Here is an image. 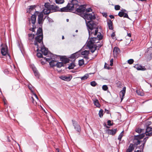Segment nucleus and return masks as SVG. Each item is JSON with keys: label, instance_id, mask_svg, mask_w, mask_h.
Listing matches in <instances>:
<instances>
[{"label": "nucleus", "instance_id": "4c0bfd02", "mask_svg": "<svg viewBox=\"0 0 152 152\" xmlns=\"http://www.w3.org/2000/svg\"><path fill=\"white\" fill-rule=\"evenodd\" d=\"M99 34L97 35L96 37H97V39H98V40L99 41L100 40L102 39L103 37V36L102 35L101 33L100 32H98Z\"/></svg>", "mask_w": 152, "mask_h": 152}, {"label": "nucleus", "instance_id": "bb28decb", "mask_svg": "<svg viewBox=\"0 0 152 152\" xmlns=\"http://www.w3.org/2000/svg\"><path fill=\"white\" fill-rule=\"evenodd\" d=\"M94 104L97 107L100 108L101 106V105L99 102V100L96 99H95L93 101Z\"/></svg>", "mask_w": 152, "mask_h": 152}, {"label": "nucleus", "instance_id": "37998d69", "mask_svg": "<svg viewBox=\"0 0 152 152\" xmlns=\"http://www.w3.org/2000/svg\"><path fill=\"white\" fill-rule=\"evenodd\" d=\"M79 66H81L84 64V61L83 59L79 60Z\"/></svg>", "mask_w": 152, "mask_h": 152}, {"label": "nucleus", "instance_id": "412c9836", "mask_svg": "<svg viewBox=\"0 0 152 152\" xmlns=\"http://www.w3.org/2000/svg\"><path fill=\"white\" fill-rule=\"evenodd\" d=\"M134 67L138 70L144 71L146 69L144 66L139 65L138 64L135 65Z\"/></svg>", "mask_w": 152, "mask_h": 152}, {"label": "nucleus", "instance_id": "f257e3e1", "mask_svg": "<svg viewBox=\"0 0 152 152\" xmlns=\"http://www.w3.org/2000/svg\"><path fill=\"white\" fill-rule=\"evenodd\" d=\"M36 34L37 36L35 38L34 44L35 46H37V51L38 52L39 50V48L38 43H41L42 44H43V30L42 27H39L38 28Z\"/></svg>", "mask_w": 152, "mask_h": 152}, {"label": "nucleus", "instance_id": "de8ad7c7", "mask_svg": "<svg viewBox=\"0 0 152 152\" xmlns=\"http://www.w3.org/2000/svg\"><path fill=\"white\" fill-rule=\"evenodd\" d=\"M32 28H31L29 29V30L30 31H32L33 32H34L35 31L34 29L36 28V26L34 25H32Z\"/></svg>", "mask_w": 152, "mask_h": 152}, {"label": "nucleus", "instance_id": "13d9d810", "mask_svg": "<svg viewBox=\"0 0 152 152\" xmlns=\"http://www.w3.org/2000/svg\"><path fill=\"white\" fill-rule=\"evenodd\" d=\"M28 88L29 89V90H31V91L32 92H33V90L32 89V88L33 87V86H32L31 85H28Z\"/></svg>", "mask_w": 152, "mask_h": 152}, {"label": "nucleus", "instance_id": "052dcab7", "mask_svg": "<svg viewBox=\"0 0 152 152\" xmlns=\"http://www.w3.org/2000/svg\"><path fill=\"white\" fill-rule=\"evenodd\" d=\"M123 17H124V18H127L129 20H131L130 18L129 17L128 14L126 13H124V15Z\"/></svg>", "mask_w": 152, "mask_h": 152}, {"label": "nucleus", "instance_id": "c85d7f7f", "mask_svg": "<svg viewBox=\"0 0 152 152\" xmlns=\"http://www.w3.org/2000/svg\"><path fill=\"white\" fill-rule=\"evenodd\" d=\"M86 48H85V46H83L82 49L79 50L78 51L75 52V53H76V54L75 55L76 56V57L77 58L78 57H79L81 55V50L82 49H85Z\"/></svg>", "mask_w": 152, "mask_h": 152}, {"label": "nucleus", "instance_id": "f8f14e48", "mask_svg": "<svg viewBox=\"0 0 152 152\" xmlns=\"http://www.w3.org/2000/svg\"><path fill=\"white\" fill-rule=\"evenodd\" d=\"M70 2V3H68L70 4V9H72V11L74 10L75 7H76L77 6H79L78 2L77 0H72Z\"/></svg>", "mask_w": 152, "mask_h": 152}, {"label": "nucleus", "instance_id": "338daca9", "mask_svg": "<svg viewBox=\"0 0 152 152\" xmlns=\"http://www.w3.org/2000/svg\"><path fill=\"white\" fill-rule=\"evenodd\" d=\"M115 35V32H113L112 33V34H111V37L113 39H114V37Z\"/></svg>", "mask_w": 152, "mask_h": 152}, {"label": "nucleus", "instance_id": "c9c22d12", "mask_svg": "<svg viewBox=\"0 0 152 152\" xmlns=\"http://www.w3.org/2000/svg\"><path fill=\"white\" fill-rule=\"evenodd\" d=\"M89 77V75L88 74H86L84 76L80 77L82 80H84L87 79Z\"/></svg>", "mask_w": 152, "mask_h": 152}, {"label": "nucleus", "instance_id": "603ef678", "mask_svg": "<svg viewBox=\"0 0 152 152\" xmlns=\"http://www.w3.org/2000/svg\"><path fill=\"white\" fill-rule=\"evenodd\" d=\"M127 61H128V63L129 64H131L133 63V62H134V60L132 59H130L128 60Z\"/></svg>", "mask_w": 152, "mask_h": 152}, {"label": "nucleus", "instance_id": "a211bd4d", "mask_svg": "<svg viewBox=\"0 0 152 152\" xmlns=\"http://www.w3.org/2000/svg\"><path fill=\"white\" fill-rule=\"evenodd\" d=\"M145 133H143L140 134L134 135V140H139L142 139L145 136Z\"/></svg>", "mask_w": 152, "mask_h": 152}, {"label": "nucleus", "instance_id": "72a5a7b5", "mask_svg": "<svg viewBox=\"0 0 152 152\" xmlns=\"http://www.w3.org/2000/svg\"><path fill=\"white\" fill-rule=\"evenodd\" d=\"M55 5H51V6L50 7V8H49V10H51L50 13L56 12V10L55 8Z\"/></svg>", "mask_w": 152, "mask_h": 152}, {"label": "nucleus", "instance_id": "a878e982", "mask_svg": "<svg viewBox=\"0 0 152 152\" xmlns=\"http://www.w3.org/2000/svg\"><path fill=\"white\" fill-rule=\"evenodd\" d=\"M133 145L132 144H131L129 146L128 148L126 150L127 152H132V151L134 149Z\"/></svg>", "mask_w": 152, "mask_h": 152}, {"label": "nucleus", "instance_id": "a19ab883", "mask_svg": "<svg viewBox=\"0 0 152 152\" xmlns=\"http://www.w3.org/2000/svg\"><path fill=\"white\" fill-rule=\"evenodd\" d=\"M136 92L137 94L140 96H144V94L143 93V92L142 91H140V90H137Z\"/></svg>", "mask_w": 152, "mask_h": 152}, {"label": "nucleus", "instance_id": "f704fd0d", "mask_svg": "<svg viewBox=\"0 0 152 152\" xmlns=\"http://www.w3.org/2000/svg\"><path fill=\"white\" fill-rule=\"evenodd\" d=\"M142 142V141L140 140H134V139L133 143L134 145L137 146L138 145L140 144Z\"/></svg>", "mask_w": 152, "mask_h": 152}, {"label": "nucleus", "instance_id": "ddd939ff", "mask_svg": "<svg viewBox=\"0 0 152 152\" xmlns=\"http://www.w3.org/2000/svg\"><path fill=\"white\" fill-rule=\"evenodd\" d=\"M40 44V46L39 47V48H41V50L40 51H41L42 53L45 56H46L48 53V49L47 48L45 47L44 45V44H42L41 43H39Z\"/></svg>", "mask_w": 152, "mask_h": 152}, {"label": "nucleus", "instance_id": "6e6d98bb", "mask_svg": "<svg viewBox=\"0 0 152 152\" xmlns=\"http://www.w3.org/2000/svg\"><path fill=\"white\" fill-rule=\"evenodd\" d=\"M120 7L119 5H116L115 6V9L116 10H118L120 9Z\"/></svg>", "mask_w": 152, "mask_h": 152}, {"label": "nucleus", "instance_id": "1a4fd4ad", "mask_svg": "<svg viewBox=\"0 0 152 152\" xmlns=\"http://www.w3.org/2000/svg\"><path fill=\"white\" fill-rule=\"evenodd\" d=\"M51 5L48 2L45 3L44 6L45 8L42 11L45 15H48L50 14L51 12V10H49V8Z\"/></svg>", "mask_w": 152, "mask_h": 152}, {"label": "nucleus", "instance_id": "4be33fe9", "mask_svg": "<svg viewBox=\"0 0 152 152\" xmlns=\"http://www.w3.org/2000/svg\"><path fill=\"white\" fill-rule=\"evenodd\" d=\"M117 131V129H113L111 130L108 129L107 130V132L109 134L114 135L116 133Z\"/></svg>", "mask_w": 152, "mask_h": 152}, {"label": "nucleus", "instance_id": "49530a36", "mask_svg": "<svg viewBox=\"0 0 152 152\" xmlns=\"http://www.w3.org/2000/svg\"><path fill=\"white\" fill-rule=\"evenodd\" d=\"M76 54V53H74L72 54V55H71V56L69 57V58L72 59H75L77 58L76 57V56L75 55Z\"/></svg>", "mask_w": 152, "mask_h": 152}, {"label": "nucleus", "instance_id": "6ab92c4d", "mask_svg": "<svg viewBox=\"0 0 152 152\" xmlns=\"http://www.w3.org/2000/svg\"><path fill=\"white\" fill-rule=\"evenodd\" d=\"M36 11L34 12V14L32 15L31 17V23L33 25H34L36 20Z\"/></svg>", "mask_w": 152, "mask_h": 152}, {"label": "nucleus", "instance_id": "58836bf2", "mask_svg": "<svg viewBox=\"0 0 152 152\" xmlns=\"http://www.w3.org/2000/svg\"><path fill=\"white\" fill-rule=\"evenodd\" d=\"M144 130V129H141V128H138L136 129L135 131L136 132H137L139 134H140L142 132H143V131Z\"/></svg>", "mask_w": 152, "mask_h": 152}, {"label": "nucleus", "instance_id": "c756f323", "mask_svg": "<svg viewBox=\"0 0 152 152\" xmlns=\"http://www.w3.org/2000/svg\"><path fill=\"white\" fill-rule=\"evenodd\" d=\"M56 67L58 68H60L61 67L63 66L64 63L62 62H57L56 64Z\"/></svg>", "mask_w": 152, "mask_h": 152}, {"label": "nucleus", "instance_id": "39448f33", "mask_svg": "<svg viewBox=\"0 0 152 152\" xmlns=\"http://www.w3.org/2000/svg\"><path fill=\"white\" fill-rule=\"evenodd\" d=\"M36 15L38 16L37 22L38 24L40 26H42L44 22L43 17H44L43 12V11L39 12L36 11Z\"/></svg>", "mask_w": 152, "mask_h": 152}, {"label": "nucleus", "instance_id": "ea45409f", "mask_svg": "<svg viewBox=\"0 0 152 152\" xmlns=\"http://www.w3.org/2000/svg\"><path fill=\"white\" fill-rule=\"evenodd\" d=\"M36 5H31L29 6V8L28 10V12L30 11L33 10L36 7Z\"/></svg>", "mask_w": 152, "mask_h": 152}, {"label": "nucleus", "instance_id": "393cba45", "mask_svg": "<svg viewBox=\"0 0 152 152\" xmlns=\"http://www.w3.org/2000/svg\"><path fill=\"white\" fill-rule=\"evenodd\" d=\"M107 24L109 28V29L113 30V23L111 20H108L107 22Z\"/></svg>", "mask_w": 152, "mask_h": 152}, {"label": "nucleus", "instance_id": "aec40b11", "mask_svg": "<svg viewBox=\"0 0 152 152\" xmlns=\"http://www.w3.org/2000/svg\"><path fill=\"white\" fill-rule=\"evenodd\" d=\"M148 137H145L143 140L142 141V142H143L142 143V144L141 145L139 146V148L142 150V151L143 152V150L144 148V147L145 146V145L146 142L148 138Z\"/></svg>", "mask_w": 152, "mask_h": 152}, {"label": "nucleus", "instance_id": "6e6552de", "mask_svg": "<svg viewBox=\"0 0 152 152\" xmlns=\"http://www.w3.org/2000/svg\"><path fill=\"white\" fill-rule=\"evenodd\" d=\"M74 10H75L73 12L77 14L78 13L84 12L85 11V8L83 5H79V6H77L76 7H75Z\"/></svg>", "mask_w": 152, "mask_h": 152}, {"label": "nucleus", "instance_id": "7c9ffc66", "mask_svg": "<svg viewBox=\"0 0 152 152\" xmlns=\"http://www.w3.org/2000/svg\"><path fill=\"white\" fill-rule=\"evenodd\" d=\"M126 92L124 91H121L120 93V95L121 97V101H122L124 97V96Z\"/></svg>", "mask_w": 152, "mask_h": 152}, {"label": "nucleus", "instance_id": "e433bc0d", "mask_svg": "<svg viewBox=\"0 0 152 152\" xmlns=\"http://www.w3.org/2000/svg\"><path fill=\"white\" fill-rule=\"evenodd\" d=\"M75 66V65L74 63H72L70 64V65L68 67V68L69 69H72L74 68Z\"/></svg>", "mask_w": 152, "mask_h": 152}, {"label": "nucleus", "instance_id": "bf43d9fd", "mask_svg": "<svg viewBox=\"0 0 152 152\" xmlns=\"http://www.w3.org/2000/svg\"><path fill=\"white\" fill-rule=\"evenodd\" d=\"M151 124V121H148L145 125L146 127L149 126Z\"/></svg>", "mask_w": 152, "mask_h": 152}, {"label": "nucleus", "instance_id": "4468645a", "mask_svg": "<svg viewBox=\"0 0 152 152\" xmlns=\"http://www.w3.org/2000/svg\"><path fill=\"white\" fill-rule=\"evenodd\" d=\"M98 44H95L93 46V48L91 49H89L91 52L92 53H94L95 51L96 50L97 48H100L103 45V43L102 42H99Z\"/></svg>", "mask_w": 152, "mask_h": 152}, {"label": "nucleus", "instance_id": "774afa93", "mask_svg": "<svg viewBox=\"0 0 152 152\" xmlns=\"http://www.w3.org/2000/svg\"><path fill=\"white\" fill-rule=\"evenodd\" d=\"M102 15H103V16L105 18L107 17V13H105V12L103 13Z\"/></svg>", "mask_w": 152, "mask_h": 152}, {"label": "nucleus", "instance_id": "cd10ccee", "mask_svg": "<svg viewBox=\"0 0 152 152\" xmlns=\"http://www.w3.org/2000/svg\"><path fill=\"white\" fill-rule=\"evenodd\" d=\"M33 71L34 73L35 76L37 78H39V74L35 67H33L32 68Z\"/></svg>", "mask_w": 152, "mask_h": 152}, {"label": "nucleus", "instance_id": "a18cd8bd", "mask_svg": "<svg viewBox=\"0 0 152 152\" xmlns=\"http://www.w3.org/2000/svg\"><path fill=\"white\" fill-rule=\"evenodd\" d=\"M123 132V131L121 132L120 134L119 135L118 139L119 140V141H121V139L122 138L123 136L122 133Z\"/></svg>", "mask_w": 152, "mask_h": 152}, {"label": "nucleus", "instance_id": "8fccbe9b", "mask_svg": "<svg viewBox=\"0 0 152 152\" xmlns=\"http://www.w3.org/2000/svg\"><path fill=\"white\" fill-rule=\"evenodd\" d=\"M37 56L39 58H42L43 57L42 54L40 53H38L37 54Z\"/></svg>", "mask_w": 152, "mask_h": 152}, {"label": "nucleus", "instance_id": "c03bdc74", "mask_svg": "<svg viewBox=\"0 0 152 152\" xmlns=\"http://www.w3.org/2000/svg\"><path fill=\"white\" fill-rule=\"evenodd\" d=\"M64 1V0H55L56 3L57 4H62Z\"/></svg>", "mask_w": 152, "mask_h": 152}, {"label": "nucleus", "instance_id": "680f3d73", "mask_svg": "<svg viewBox=\"0 0 152 152\" xmlns=\"http://www.w3.org/2000/svg\"><path fill=\"white\" fill-rule=\"evenodd\" d=\"M55 8L56 10V12H60V9L59 8V7L56 6H55Z\"/></svg>", "mask_w": 152, "mask_h": 152}, {"label": "nucleus", "instance_id": "f03ea898", "mask_svg": "<svg viewBox=\"0 0 152 152\" xmlns=\"http://www.w3.org/2000/svg\"><path fill=\"white\" fill-rule=\"evenodd\" d=\"M86 24L87 28L89 37L91 36V35L94 34L96 36L98 33V28L96 27V25L93 21H86Z\"/></svg>", "mask_w": 152, "mask_h": 152}, {"label": "nucleus", "instance_id": "0eeeda50", "mask_svg": "<svg viewBox=\"0 0 152 152\" xmlns=\"http://www.w3.org/2000/svg\"><path fill=\"white\" fill-rule=\"evenodd\" d=\"M0 47L1 48V54L4 56H6L7 54L8 56L10 57L9 54L7 52V45H4L3 46V44L1 43L0 45Z\"/></svg>", "mask_w": 152, "mask_h": 152}, {"label": "nucleus", "instance_id": "b1692460", "mask_svg": "<svg viewBox=\"0 0 152 152\" xmlns=\"http://www.w3.org/2000/svg\"><path fill=\"white\" fill-rule=\"evenodd\" d=\"M60 61H62V62H63L64 64L69 63L70 61V60L68 58L63 57L62 56L60 57Z\"/></svg>", "mask_w": 152, "mask_h": 152}, {"label": "nucleus", "instance_id": "7ed1b4c3", "mask_svg": "<svg viewBox=\"0 0 152 152\" xmlns=\"http://www.w3.org/2000/svg\"><path fill=\"white\" fill-rule=\"evenodd\" d=\"M50 56V58H45L46 61L49 63L50 67H53L56 66V63L58 61L57 57L60 56L51 54Z\"/></svg>", "mask_w": 152, "mask_h": 152}, {"label": "nucleus", "instance_id": "473e14b6", "mask_svg": "<svg viewBox=\"0 0 152 152\" xmlns=\"http://www.w3.org/2000/svg\"><path fill=\"white\" fill-rule=\"evenodd\" d=\"M90 53L89 50H85L81 52V55L83 56H88Z\"/></svg>", "mask_w": 152, "mask_h": 152}, {"label": "nucleus", "instance_id": "5fc2aeb1", "mask_svg": "<svg viewBox=\"0 0 152 152\" xmlns=\"http://www.w3.org/2000/svg\"><path fill=\"white\" fill-rule=\"evenodd\" d=\"M47 19L48 20V22H49L50 23L53 22V20H52V19L49 18L48 16L47 17Z\"/></svg>", "mask_w": 152, "mask_h": 152}, {"label": "nucleus", "instance_id": "9b49d317", "mask_svg": "<svg viewBox=\"0 0 152 152\" xmlns=\"http://www.w3.org/2000/svg\"><path fill=\"white\" fill-rule=\"evenodd\" d=\"M83 18L85 19V21H87L86 20L92 21V20L96 18V17L94 15H93L92 13H86L84 15Z\"/></svg>", "mask_w": 152, "mask_h": 152}, {"label": "nucleus", "instance_id": "e2e57ef3", "mask_svg": "<svg viewBox=\"0 0 152 152\" xmlns=\"http://www.w3.org/2000/svg\"><path fill=\"white\" fill-rule=\"evenodd\" d=\"M107 125L109 126H111L113 125V124L111 123V121L109 120L107 121Z\"/></svg>", "mask_w": 152, "mask_h": 152}, {"label": "nucleus", "instance_id": "09e8293b", "mask_svg": "<svg viewBox=\"0 0 152 152\" xmlns=\"http://www.w3.org/2000/svg\"><path fill=\"white\" fill-rule=\"evenodd\" d=\"M90 84L93 87H94L96 85L97 83L95 81H93L91 82Z\"/></svg>", "mask_w": 152, "mask_h": 152}, {"label": "nucleus", "instance_id": "9d476101", "mask_svg": "<svg viewBox=\"0 0 152 152\" xmlns=\"http://www.w3.org/2000/svg\"><path fill=\"white\" fill-rule=\"evenodd\" d=\"M72 121L74 129L77 132H78L79 133L78 134H79L81 130V128L79 124L75 120H72Z\"/></svg>", "mask_w": 152, "mask_h": 152}, {"label": "nucleus", "instance_id": "20e7f679", "mask_svg": "<svg viewBox=\"0 0 152 152\" xmlns=\"http://www.w3.org/2000/svg\"><path fill=\"white\" fill-rule=\"evenodd\" d=\"M90 36L89 38H88V39H89V40L87 41V44L86 46L88 47V48L89 49H91L92 48H93V46L95 44L94 43H98L99 42V41L98 40V39L96 37H91Z\"/></svg>", "mask_w": 152, "mask_h": 152}, {"label": "nucleus", "instance_id": "69168bd1", "mask_svg": "<svg viewBox=\"0 0 152 152\" xmlns=\"http://www.w3.org/2000/svg\"><path fill=\"white\" fill-rule=\"evenodd\" d=\"M92 11V9L91 8H89L86 10V11L87 12H91Z\"/></svg>", "mask_w": 152, "mask_h": 152}, {"label": "nucleus", "instance_id": "f3484780", "mask_svg": "<svg viewBox=\"0 0 152 152\" xmlns=\"http://www.w3.org/2000/svg\"><path fill=\"white\" fill-rule=\"evenodd\" d=\"M145 134L146 136L151 137L152 136V128L150 127H146Z\"/></svg>", "mask_w": 152, "mask_h": 152}, {"label": "nucleus", "instance_id": "3c124183", "mask_svg": "<svg viewBox=\"0 0 152 152\" xmlns=\"http://www.w3.org/2000/svg\"><path fill=\"white\" fill-rule=\"evenodd\" d=\"M102 89L104 91H107L108 89V87L107 85H104L102 86Z\"/></svg>", "mask_w": 152, "mask_h": 152}, {"label": "nucleus", "instance_id": "2eb2a0df", "mask_svg": "<svg viewBox=\"0 0 152 152\" xmlns=\"http://www.w3.org/2000/svg\"><path fill=\"white\" fill-rule=\"evenodd\" d=\"M59 77L60 79L62 80L69 82L71 80L72 77L70 75H68L67 76L63 75L60 76Z\"/></svg>", "mask_w": 152, "mask_h": 152}, {"label": "nucleus", "instance_id": "2f4dec72", "mask_svg": "<svg viewBox=\"0 0 152 152\" xmlns=\"http://www.w3.org/2000/svg\"><path fill=\"white\" fill-rule=\"evenodd\" d=\"M115 84L117 85V87L118 88H121L122 86V83L121 81L117 80L115 82Z\"/></svg>", "mask_w": 152, "mask_h": 152}, {"label": "nucleus", "instance_id": "864d4df0", "mask_svg": "<svg viewBox=\"0 0 152 152\" xmlns=\"http://www.w3.org/2000/svg\"><path fill=\"white\" fill-rule=\"evenodd\" d=\"M124 12L120 11L118 13V15L120 17H122L124 15Z\"/></svg>", "mask_w": 152, "mask_h": 152}, {"label": "nucleus", "instance_id": "0e129e2a", "mask_svg": "<svg viewBox=\"0 0 152 152\" xmlns=\"http://www.w3.org/2000/svg\"><path fill=\"white\" fill-rule=\"evenodd\" d=\"M4 73L6 74H9V71L7 69H5L4 70Z\"/></svg>", "mask_w": 152, "mask_h": 152}, {"label": "nucleus", "instance_id": "5701e85b", "mask_svg": "<svg viewBox=\"0 0 152 152\" xmlns=\"http://www.w3.org/2000/svg\"><path fill=\"white\" fill-rule=\"evenodd\" d=\"M120 52V50L118 48L115 47L114 48L113 54L114 56H116Z\"/></svg>", "mask_w": 152, "mask_h": 152}, {"label": "nucleus", "instance_id": "423d86ee", "mask_svg": "<svg viewBox=\"0 0 152 152\" xmlns=\"http://www.w3.org/2000/svg\"><path fill=\"white\" fill-rule=\"evenodd\" d=\"M145 57L147 61L151 60L152 58V47H150L146 50L145 53Z\"/></svg>", "mask_w": 152, "mask_h": 152}, {"label": "nucleus", "instance_id": "79ce46f5", "mask_svg": "<svg viewBox=\"0 0 152 152\" xmlns=\"http://www.w3.org/2000/svg\"><path fill=\"white\" fill-rule=\"evenodd\" d=\"M103 110L102 109H101L99 111V115L100 118H102L103 116Z\"/></svg>", "mask_w": 152, "mask_h": 152}, {"label": "nucleus", "instance_id": "4d7b16f0", "mask_svg": "<svg viewBox=\"0 0 152 152\" xmlns=\"http://www.w3.org/2000/svg\"><path fill=\"white\" fill-rule=\"evenodd\" d=\"M28 37H32V39H33L34 38V35L33 34H28Z\"/></svg>", "mask_w": 152, "mask_h": 152}, {"label": "nucleus", "instance_id": "dca6fc26", "mask_svg": "<svg viewBox=\"0 0 152 152\" xmlns=\"http://www.w3.org/2000/svg\"><path fill=\"white\" fill-rule=\"evenodd\" d=\"M60 11L61 12H68L70 11H72V10L70 9V4L68 3L66 7L61 8Z\"/></svg>", "mask_w": 152, "mask_h": 152}]
</instances>
